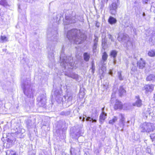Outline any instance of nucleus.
<instances>
[{
	"label": "nucleus",
	"mask_w": 155,
	"mask_h": 155,
	"mask_svg": "<svg viewBox=\"0 0 155 155\" xmlns=\"http://www.w3.org/2000/svg\"><path fill=\"white\" fill-rule=\"evenodd\" d=\"M64 55V56L62 54L61 55L60 65L61 66L63 67L64 69H69L67 71H65V75L77 80L78 75L73 72L72 70L75 67L73 66L75 62H73V60L71 57L66 56L65 55Z\"/></svg>",
	"instance_id": "f257e3e1"
},
{
	"label": "nucleus",
	"mask_w": 155,
	"mask_h": 155,
	"mask_svg": "<svg viewBox=\"0 0 155 155\" xmlns=\"http://www.w3.org/2000/svg\"><path fill=\"white\" fill-rule=\"evenodd\" d=\"M30 82L29 80L25 81L23 83L22 87L23 90L25 94L28 97L31 98L33 96V91L30 85Z\"/></svg>",
	"instance_id": "f03ea898"
},
{
	"label": "nucleus",
	"mask_w": 155,
	"mask_h": 155,
	"mask_svg": "<svg viewBox=\"0 0 155 155\" xmlns=\"http://www.w3.org/2000/svg\"><path fill=\"white\" fill-rule=\"evenodd\" d=\"M78 30L76 29L73 28L68 31L67 37L68 39L73 43L77 44Z\"/></svg>",
	"instance_id": "7ed1b4c3"
},
{
	"label": "nucleus",
	"mask_w": 155,
	"mask_h": 155,
	"mask_svg": "<svg viewBox=\"0 0 155 155\" xmlns=\"http://www.w3.org/2000/svg\"><path fill=\"white\" fill-rule=\"evenodd\" d=\"M140 129L141 132L150 133L153 131L155 126L153 124L145 123L140 125Z\"/></svg>",
	"instance_id": "20e7f679"
},
{
	"label": "nucleus",
	"mask_w": 155,
	"mask_h": 155,
	"mask_svg": "<svg viewBox=\"0 0 155 155\" xmlns=\"http://www.w3.org/2000/svg\"><path fill=\"white\" fill-rule=\"evenodd\" d=\"M71 12H69L68 11L66 12L65 19H63V23L64 25H69L76 22V18L74 16H73L71 15Z\"/></svg>",
	"instance_id": "39448f33"
},
{
	"label": "nucleus",
	"mask_w": 155,
	"mask_h": 155,
	"mask_svg": "<svg viewBox=\"0 0 155 155\" xmlns=\"http://www.w3.org/2000/svg\"><path fill=\"white\" fill-rule=\"evenodd\" d=\"M117 39L119 41L126 44L128 46L132 45V42L129 40V38L127 34L119 33Z\"/></svg>",
	"instance_id": "423d86ee"
},
{
	"label": "nucleus",
	"mask_w": 155,
	"mask_h": 155,
	"mask_svg": "<svg viewBox=\"0 0 155 155\" xmlns=\"http://www.w3.org/2000/svg\"><path fill=\"white\" fill-rule=\"evenodd\" d=\"M119 117L120 118V120L118 123L119 127H117L115 126V127L117 128V130H120L121 131H124V128L125 125V118L124 115L121 114H120L119 115Z\"/></svg>",
	"instance_id": "0eeeda50"
},
{
	"label": "nucleus",
	"mask_w": 155,
	"mask_h": 155,
	"mask_svg": "<svg viewBox=\"0 0 155 155\" xmlns=\"http://www.w3.org/2000/svg\"><path fill=\"white\" fill-rule=\"evenodd\" d=\"M58 31L54 30L49 29L48 32L47 37L49 40L56 41L57 39Z\"/></svg>",
	"instance_id": "6e6552de"
},
{
	"label": "nucleus",
	"mask_w": 155,
	"mask_h": 155,
	"mask_svg": "<svg viewBox=\"0 0 155 155\" xmlns=\"http://www.w3.org/2000/svg\"><path fill=\"white\" fill-rule=\"evenodd\" d=\"M120 1L118 3L117 2V1L113 2L112 4L110 5L109 8L110 12L112 15H115L117 12V6L119 5Z\"/></svg>",
	"instance_id": "1a4fd4ad"
},
{
	"label": "nucleus",
	"mask_w": 155,
	"mask_h": 155,
	"mask_svg": "<svg viewBox=\"0 0 155 155\" xmlns=\"http://www.w3.org/2000/svg\"><path fill=\"white\" fill-rule=\"evenodd\" d=\"M47 47L48 50V57L49 59L51 60L54 59V45H50L49 43Z\"/></svg>",
	"instance_id": "9d476101"
},
{
	"label": "nucleus",
	"mask_w": 155,
	"mask_h": 155,
	"mask_svg": "<svg viewBox=\"0 0 155 155\" xmlns=\"http://www.w3.org/2000/svg\"><path fill=\"white\" fill-rule=\"evenodd\" d=\"M46 97L44 94H41L38 96L37 98V101L39 104V105L43 107L45 106L46 103Z\"/></svg>",
	"instance_id": "9b49d317"
},
{
	"label": "nucleus",
	"mask_w": 155,
	"mask_h": 155,
	"mask_svg": "<svg viewBox=\"0 0 155 155\" xmlns=\"http://www.w3.org/2000/svg\"><path fill=\"white\" fill-rule=\"evenodd\" d=\"M149 36L151 37L149 40V41L155 43V29H150L149 31Z\"/></svg>",
	"instance_id": "f8f14e48"
},
{
	"label": "nucleus",
	"mask_w": 155,
	"mask_h": 155,
	"mask_svg": "<svg viewBox=\"0 0 155 155\" xmlns=\"http://www.w3.org/2000/svg\"><path fill=\"white\" fill-rule=\"evenodd\" d=\"M154 86L152 84L145 85L143 87V90H145L146 93L151 92L153 90Z\"/></svg>",
	"instance_id": "ddd939ff"
},
{
	"label": "nucleus",
	"mask_w": 155,
	"mask_h": 155,
	"mask_svg": "<svg viewBox=\"0 0 155 155\" xmlns=\"http://www.w3.org/2000/svg\"><path fill=\"white\" fill-rule=\"evenodd\" d=\"M124 26L127 28L129 27L131 28L133 27V24L132 22L130 21L129 18H127L126 19L124 20Z\"/></svg>",
	"instance_id": "4468645a"
},
{
	"label": "nucleus",
	"mask_w": 155,
	"mask_h": 155,
	"mask_svg": "<svg viewBox=\"0 0 155 155\" xmlns=\"http://www.w3.org/2000/svg\"><path fill=\"white\" fill-rule=\"evenodd\" d=\"M142 104V101L140 99L139 96H136L135 97V102L133 104V106H137V107H140Z\"/></svg>",
	"instance_id": "2eb2a0df"
},
{
	"label": "nucleus",
	"mask_w": 155,
	"mask_h": 155,
	"mask_svg": "<svg viewBox=\"0 0 155 155\" xmlns=\"http://www.w3.org/2000/svg\"><path fill=\"white\" fill-rule=\"evenodd\" d=\"M80 36L78 37V44L82 43L86 39V35L84 33H80Z\"/></svg>",
	"instance_id": "dca6fc26"
},
{
	"label": "nucleus",
	"mask_w": 155,
	"mask_h": 155,
	"mask_svg": "<svg viewBox=\"0 0 155 155\" xmlns=\"http://www.w3.org/2000/svg\"><path fill=\"white\" fill-rule=\"evenodd\" d=\"M94 116H93L94 114H92L91 117H87L86 119V120L87 121H91L92 123L96 122H97V120L98 117V115L95 114Z\"/></svg>",
	"instance_id": "f3484780"
},
{
	"label": "nucleus",
	"mask_w": 155,
	"mask_h": 155,
	"mask_svg": "<svg viewBox=\"0 0 155 155\" xmlns=\"http://www.w3.org/2000/svg\"><path fill=\"white\" fill-rule=\"evenodd\" d=\"M145 64L146 62L142 58H140V59L137 62V66L140 69H143L145 67Z\"/></svg>",
	"instance_id": "a211bd4d"
},
{
	"label": "nucleus",
	"mask_w": 155,
	"mask_h": 155,
	"mask_svg": "<svg viewBox=\"0 0 155 155\" xmlns=\"http://www.w3.org/2000/svg\"><path fill=\"white\" fill-rule=\"evenodd\" d=\"M107 114L105 112H101L99 116V121L101 124H102L107 118Z\"/></svg>",
	"instance_id": "6ab92c4d"
},
{
	"label": "nucleus",
	"mask_w": 155,
	"mask_h": 155,
	"mask_svg": "<svg viewBox=\"0 0 155 155\" xmlns=\"http://www.w3.org/2000/svg\"><path fill=\"white\" fill-rule=\"evenodd\" d=\"M122 107L123 105L121 102L118 100H116L114 106V109H121L122 108Z\"/></svg>",
	"instance_id": "aec40b11"
},
{
	"label": "nucleus",
	"mask_w": 155,
	"mask_h": 155,
	"mask_svg": "<svg viewBox=\"0 0 155 155\" xmlns=\"http://www.w3.org/2000/svg\"><path fill=\"white\" fill-rule=\"evenodd\" d=\"M118 92L119 96L120 97H122L125 94L126 91L123 86H121L118 89Z\"/></svg>",
	"instance_id": "412c9836"
},
{
	"label": "nucleus",
	"mask_w": 155,
	"mask_h": 155,
	"mask_svg": "<svg viewBox=\"0 0 155 155\" xmlns=\"http://www.w3.org/2000/svg\"><path fill=\"white\" fill-rule=\"evenodd\" d=\"M116 77L120 81L124 80V76L123 74V72L121 71H117Z\"/></svg>",
	"instance_id": "4be33fe9"
},
{
	"label": "nucleus",
	"mask_w": 155,
	"mask_h": 155,
	"mask_svg": "<svg viewBox=\"0 0 155 155\" xmlns=\"http://www.w3.org/2000/svg\"><path fill=\"white\" fill-rule=\"evenodd\" d=\"M102 45L104 49H105L108 47V45L107 43V39L106 38V36L104 37V38H102Z\"/></svg>",
	"instance_id": "5701e85b"
},
{
	"label": "nucleus",
	"mask_w": 155,
	"mask_h": 155,
	"mask_svg": "<svg viewBox=\"0 0 155 155\" xmlns=\"http://www.w3.org/2000/svg\"><path fill=\"white\" fill-rule=\"evenodd\" d=\"M108 57V55L106 52H104L103 53L102 56V60L101 61V63L102 64L103 67L105 64V62L107 60Z\"/></svg>",
	"instance_id": "b1692460"
},
{
	"label": "nucleus",
	"mask_w": 155,
	"mask_h": 155,
	"mask_svg": "<svg viewBox=\"0 0 155 155\" xmlns=\"http://www.w3.org/2000/svg\"><path fill=\"white\" fill-rule=\"evenodd\" d=\"M147 81L153 82L155 81V76L153 74H150L146 78Z\"/></svg>",
	"instance_id": "393cba45"
},
{
	"label": "nucleus",
	"mask_w": 155,
	"mask_h": 155,
	"mask_svg": "<svg viewBox=\"0 0 155 155\" xmlns=\"http://www.w3.org/2000/svg\"><path fill=\"white\" fill-rule=\"evenodd\" d=\"M117 21V20L114 18L110 16L108 19V22L111 25L115 24Z\"/></svg>",
	"instance_id": "a878e982"
},
{
	"label": "nucleus",
	"mask_w": 155,
	"mask_h": 155,
	"mask_svg": "<svg viewBox=\"0 0 155 155\" xmlns=\"http://www.w3.org/2000/svg\"><path fill=\"white\" fill-rule=\"evenodd\" d=\"M83 57L84 60L87 62L90 58V54L87 52H85L83 54Z\"/></svg>",
	"instance_id": "bb28decb"
},
{
	"label": "nucleus",
	"mask_w": 155,
	"mask_h": 155,
	"mask_svg": "<svg viewBox=\"0 0 155 155\" xmlns=\"http://www.w3.org/2000/svg\"><path fill=\"white\" fill-rule=\"evenodd\" d=\"M117 51L115 50H112L110 53V56L113 58H115L117 56Z\"/></svg>",
	"instance_id": "cd10ccee"
},
{
	"label": "nucleus",
	"mask_w": 155,
	"mask_h": 155,
	"mask_svg": "<svg viewBox=\"0 0 155 155\" xmlns=\"http://www.w3.org/2000/svg\"><path fill=\"white\" fill-rule=\"evenodd\" d=\"M27 127L28 129H30L33 126L31 120H28L26 122Z\"/></svg>",
	"instance_id": "c85d7f7f"
},
{
	"label": "nucleus",
	"mask_w": 155,
	"mask_h": 155,
	"mask_svg": "<svg viewBox=\"0 0 155 155\" xmlns=\"http://www.w3.org/2000/svg\"><path fill=\"white\" fill-rule=\"evenodd\" d=\"M63 13H61L57 15L55 20L57 21L58 22V23H59V21L61 18H63Z\"/></svg>",
	"instance_id": "c756f323"
},
{
	"label": "nucleus",
	"mask_w": 155,
	"mask_h": 155,
	"mask_svg": "<svg viewBox=\"0 0 155 155\" xmlns=\"http://www.w3.org/2000/svg\"><path fill=\"white\" fill-rule=\"evenodd\" d=\"M117 120V117L114 116L112 119L109 121V123L110 124H113Z\"/></svg>",
	"instance_id": "7c9ffc66"
},
{
	"label": "nucleus",
	"mask_w": 155,
	"mask_h": 155,
	"mask_svg": "<svg viewBox=\"0 0 155 155\" xmlns=\"http://www.w3.org/2000/svg\"><path fill=\"white\" fill-rule=\"evenodd\" d=\"M79 94V97L80 98H83L84 97L85 94L84 91V89H80Z\"/></svg>",
	"instance_id": "2f4dec72"
},
{
	"label": "nucleus",
	"mask_w": 155,
	"mask_h": 155,
	"mask_svg": "<svg viewBox=\"0 0 155 155\" xmlns=\"http://www.w3.org/2000/svg\"><path fill=\"white\" fill-rule=\"evenodd\" d=\"M148 54L151 57L155 56V50H151L148 52Z\"/></svg>",
	"instance_id": "473e14b6"
},
{
	"label": "nucleus",
	"mask_w": 155,
	"mask_h": 155,
	"mask_svg": "<svg viewBox=\"0 0 155 155\" xmlns=\"http://www.w3.org/2000/svg\"><path fill=\"white\" fill-rule=\"evenodd\" d=\"M0 5L5 6L8 5V3L5 0H0Z\"/></svg>",
	"instance_id": "72a5a7b5"
},
{
	"label": "nucleus",
	"mask_w": 155,
	"mask_h": 155,
	"mask_svg": "<svg viewBox=\"0 0 155 155\" xmlns=\"http://www.w3.org/2000/svg\"><path fill=\"white\" fill-rule=\"evenodd\" d=\"M146 117H147L148 116H151V113L149 109H148L146 112L144 113Z\"/></svg>",
	"instance_id": "f704fd0d"
},
{
	"label": "nucleus",
	"mask_w": 155,
	"mask_h": 155,
	"mask_svg": "<svg viewBox=\"0 0 155 155\" xmlns=\"http://www.w3.org/2000/svg\"><path fill=\"white\" fill-rule=\"evenodd\" d=\"M8 153L10 155H16L15 152L12 150L7 151L6 154Z\"/></svg>",
	"instance_id": "c9c22d12"
},
{
	"label": "nucleus",
	"mask_w": 155,
	"mask_h": 155,
	"mask_svg": "<svg viewBox=\"0 0 155 155\" xmlns=\"http://www.w3.org/2000/svg\"><path fill=\"white\" fill-rule=\"evenodd\" d=\"M137 71V68L135 66H133L131 69L130 73L131 74H133L134 73Z\"/></svg>",
	"instance_id": "e433bc0d"
},
{
	"label": "nucleus",
	"mask_w": 155,
	"mask_h": 155,
	"mask_svg": "<svg viewBox=\"0 0 155 155\" xmlns=\"http://www.w3.org/2000/svg\"><path fill=\"white\" fill-rule=\"evenodd\" d=\"M97 44L96 43H95V44L94 43V45H93V48H92L93 51L94 53L96 52V49H97Z\"/></svg>",
	"instance_id": "4c0bfd02"
},
{
	"label": "nucleus",
	"mask_w": 155,
	"mask_h": 155,
	"mask_svg": "<svg viewBox=\"0 0 155 155\" xmlns=\"http://www.w3.org/2000/svg\"><path fill=\"white\" fill-rule=\"evenodd\" d=\"M140 3L139 0H135L134 2V6L137 7L139 5Z\"/></svg>",
	"instance_id": "58836bf2"
},
{
	"label": "nucleus",
	"mask_w": 155,
	"mask_h": 155,
	"mask_svg": "<svg viewBox=\"0 0 155 155\" xmlns=\"http://www.w3.org/2000/svg\"><path fill=\"white\" fill-rule=\"evenodd\" d=\"M54 94L57 97H60V94L58 90H56L54 91Z\"/></svg>",
	"instance_id": "ea45409f"
},
{
	"label": "nucleus",
	"mask_w": 155,
	"mask_h": 155,
	"mask_svg": "<svg viewBox=\"0 0 155 155\" xmlns=\"http://www.w3.org/2000/svg\"><path fill=\"white\" fill-rule=\"evenodd\" d=\"M94 38H95V39L94 40V44L96 43V44H97V43H98V37L97 36L95 35H94Z\"/></svg>",
	"instance_id": "a19ab883"
},
{
	"label": "nucleus",
	"mask_w": 155,
	"mask_h": 155,
	"mask_svg": "<svg viewBox=\"0 0 155 155\" xmlns=\"http://www.w3.org/2000/svg\"><path fill=\"white\" fill-rule=\"evenodd\" d=\"M107 36L108 38L109 39H111V41H114V40L111 35L110 34H108Z\"/></svg>",
	"instance_id": "79ce46f5"
},
{
	"label": "nucleus",
	"mask_w": 155,
	"mask_h": 155,
	"mask_svg": "<svg viewBox=\"0 0 155 155\" xmlns=\"http://www.w3.org/2000/svg\"><path fill=\"white\" fill-rule=\"evenodd\" d=\"M1 39L2 41H7V37L5 36H1Z\"/></svg>",
	"instance_id": "37998d69"
},
{
	"label": "nucleus",
	"mask_w": 155,
	"mask_h": 155,
	"mask_svg": "<svg viewBox=\"0 0 155 155\" xmlns=\"http://www.w3.org/2000/svg\"><path fill=\"white\" fill-rule=\"evenodd\" d=\"M60 114L62 115H67V113L65 112L62 111L61 112Z\"/></svg>",
	"instance_id": "c03bdc74"
},
{
	"label": "nucleus",
	"mask_w": 155,
	"mask_h": 155,
	"mask_svg": "<svg viewBox=\"0 0 155 155\" xmlns=\"http://www.w3.org/2000/svg\"><path fill=\"white\" fill-rule=\"evenodd\" d=\"M113 64L114 65H115V64H116L117 62V60H116V58H113Z\"/></svg>",
	"instance_id": "a18cd8bd"
},
{
	"label": "nucleus",
	"mask_w": 155,
	"mask_h": 155,
	"mask_svg": "<svg viewBox=\"0 0 155 155\" xmlns=\"http://www.w3.org/2000/svg\"><path fill=\"white\" fill-rule=\"evenodd\" d=\"M85 118V117H79L80 120L82 121H84Z\"/></svg>",
	"instance_id": "49530a36"
},
{
	"label": "nucleus",
	"mask_w": 155,
	"mask_h": 155,
	"mask_svg": "<svg viewBox=\"0 0 155 155\" xmlns=\"http://www.w3.org/2000/svg\"><path fill=\"white\" fill-rule=\"evenodd\" d=\"M95 26L97 28H99L100 26V23L99 22H97Z\"/></svg>",
	"instance_id": "de8ad7c7"
},
{
	"label": "nucleus",
	"mask_w": 155,
	"mask_h": 155,
	"mask_svg": "<svg viewBox=\"0 0 155 155\" xmlns=\"http://www.w3.org/2000/svg\"><path fill=\"white\" fill-rule=\"evenodd\" d=\"M109 74L111 76H113V71L111 70H110L109 72Z\"/></svg>",
	"instance_id": "09e8293b"
},
{
	"label": "nucleus",
	"mask_w": 155,
	"mask_h": 155,
	"mask_svg": "<svg viewBox=\"0 0 155 155\" xmlns=\"http://www.w3.org/2000/svg\"><path fill=\"white\" fill-rule=\"evenodd\" d=\"M72 97L71 96H69L68 97V101H70L72 100Z\"/></svg>",
	"instance_id": "8fccbe9b"
},
{
	"label": "nucleus",
	"mask_w": 155,
	"mask_h": 155,
	"mask_svg": "<svg viewBox=\"0 0 155 155\" xmlns=\"http://www.w3.org/2000/svg\"><path fill=\"white\" fill-rule=\"evenodd\" d=\"M143 3H147L148 1V0H143Z\"/></svg>",
	"instance_id": "3c124183"
},
{
	"label": "nucleus",
	"mask_w": 155,
	"mask_h": 155,
	"mask_svg": "<svg viewBox=\"0 0 155 155\" xmlns=\"http://www.w3.org/2000/svg\"><path fill=\"white\" fill-rule=\"evenodd\" d=\"M95 69V67H94L93 66V65H92V71H93V73H94V70Z\"/></svg>",
	"instance_id": "603ef678"
},
{
	"label": "nucleus",
	"mask_w": 155,
	"mask_h": 155,
	"mask_svg": "<svg viewBox=\"0 0 155 155\" xmlns=\"http://www.w3.org/2000/svg\"><path fill=\"white\" fill-rule=\"evenodd\" d=\"M108 1V0H104V1H103V2H104L105 3H107Z\"/></svg>",
	"instance_id": "864d4df0"
},
{
	"label": "nucleus",
	"mask_w": 155,
	"mask_h": 155,
	"mask_svg": "<svg viewBox=\"0 0 155 155\" xmlns=\"http://www.w3.org/2000/svg\"><path fill=\"white\" fill-rule=\"evenodd\" d=\"M147 150V152H148V153H150L151 150H150V149H148Z\"/></svg>",
	"instance_id": "5fc2aeb1"
},
{
	"label": "nucleus",
	"mask_w": 155,
	"mask_h": 155,
	"mask_svg": "<svg viewBox=\"0 0 155 155\" xmlns=\"http://www.w3.org/2000/svg\"><path fill=\"white\" fill-rule=\"evenodd\" d=\"M104 107L102 108V112H104Z\"/></svg>",
	"instance_id": "6e6d98bb"
},
{
	"label": "nucleus",
	"mask_w": 155,
	"mask_h": 155,
	"mask_svg": "<svg viewBox=\"0 0 155 155\" xmlns=\"http://www.w3.org/2000/svg\"><path fill=\"white\" fill-rule=\"evenodd\" d=\"M145 15H145V13L144 12H143V14H142L143 16L144 17Z\"/></svg>",
	"instance_id": "4d7b16f0"
},
{
	"label": "nucleus",
	"mask_w": 155,
	"mask_h": 155,
	"mask_svg": "<svg viewBox=\"0 0 155 155\" xmlns=\"http://www.w3.org/2000/svg\"><path fill=\"white\" fill-rule=\"evenodd\" d=\"M153 98L154 100L155 101V94L154 95V96L153 97Z\"/></svg>",
	"instance_id": "13d9d810"
},
{
	"label": "nucleus",
	"mask_w": 155,
	"mask_h": 155,
	"mask_svg": "<svg viewBox=\"0 0 155 155\" xmlns=\"http://www.w3.org/2000/svg\"><path fill=\"white\" fill-rule=\"evenodd\" d=\"M39 155H43V154H42V152H40L39 153Z\"/></svg>",
	"instance_id": "bf43d9fd"
},
{
	"label": "nucleus",
	"mask_w": 155,
	"mask_h": 155,
	"mask_svg": "<svg viewBox=\"0 0 155 155\" xmlns=\"http://www.w3.org/2000/svg\"><path fill=\"white\" fill-rule=\"evenodd\" d=\"M130 120H128L127 122V123L128 124H129L130 123Z\"/></svg>",
	"instance_id": "052dcab7"
},
{
	"label": "nucleus",
	"mask_w": 155,
	"mask_h": 155,
	"mask_svg": "<svg viewBox=\"0 0 155 155\" xmlns=\"http://www.w3.org/2000/svg\"><path fill=\"white\" fill-rule=\"evenodd\" d=\"M113 96H114V94H112V96H111V99H112V98L113 97Z\"/></svg>",
	"instance_id": "680f3d73"
},
{
	"label": "nucleus",
	"mask_w": 155,
	"mask_h": 155,
	"mask_svg": "<svg viewBox=\"0 0 155 155\" xmlns=\"http://www.w3.org/2000/svg\"><path fill=\"white\" fill-rule=\"evenodd\" d=\"M132 64H133V66H134V64H134V63H132Z\"/></svg>",
	"instance_id": "e2e57ef3"
},
{
	"label": "nucleus",
	"mask_w": 155,
	"mask_h": 155,
	"mask_svg": "<svg viewBox=\"0 0 155 155\" xmlns=\"http://www.w3.org/2000/svg\"><path fill=\"white\" fill-rule=\"evenodd\" d=\"M117 3H118V2H119V0H117Z\"/></svg>",
	"instance_id": "0e129e2a"
},
{
	"label": "nucleus",
	"mask_w": 155,
	"mask_h": 155,
	"mask_svg": "<svg viewBox=\"0 0 155 155\" xmlns=\"http://www.w3.org/2000/svg\"><path fill=\"white\" fill-rule=\"evenodd\" d=\"M25 2H27L28 1V0H24Z\"/></svg>",
	"instance_id": "69168bd1"
},
{
	"label": "nucleus",
	"mask_w": 155,
	"mask_h": 155,
	"mask_svg": "<svg viewBox=\"0 0 155 155\" xmlns=\"http://www.w3.org/2000/svg\"><path fill=\"white\" fill-rule=\"evenodd\" d=\"M35 153H35H35H34V155H35Z\"/></svg>",
	"instance_id": "338daca9"
},
{
	"label": "nucleus",
	"mask_w": 155,
	"mask_h": 155,
	"mask_svg": "<svg viewBox=\"0 0 155 155\" xmlns=\"http://www.w3.org/2000/svg\"><path fill=\"white\" fill-rule=\"evenodd\" d=\"M78 31H79V32H80V30H78Z\"/></svg>",
	"instance_id": "774afa93"
}]
</instances>
